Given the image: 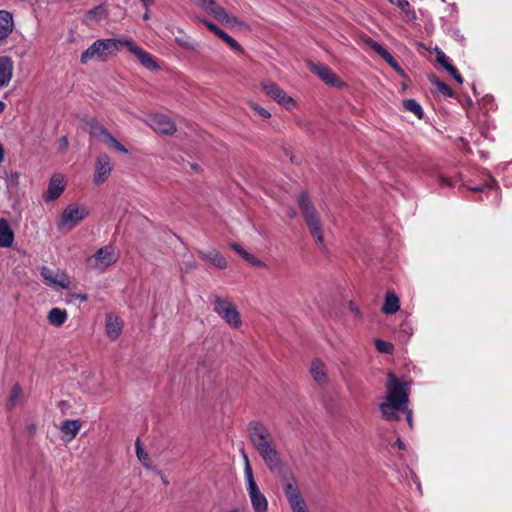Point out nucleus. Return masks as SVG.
I'll return each mask as SVG.
<instances>
[{"instance_id":"nucleus-17","label":"nucleus","mask_w":512,"mask_h":512,"mask_svg":"<svg viewBox=\"0 0 512 512\" xmlns=\"http://www.w3.org/2000/svg\"><path fill=\"white\" fill-rule=\"evenodd\" d=\"M65 189L64 178L60 174H54L48 184L44 195L46 201H54L60 197Z\"/></svg>"},{"instance_id":"nucleus-22","label":"nucleus","mask_w":512,"mask_h":512,"mask_svg":"<svg viewBox=\"0 0 512 512\" xmlns=\"http://www.w3.org/2000/svg\"><path fill=\"white\" fill-rule=\"evenodd\" d=\"M251 503L255 512H266L268 502L266 497L261 493L258 486L248 488Z\"/></svg>"},{"instance_id":"nucleus-3","label":"nucleus","mask_w":512,"mask_h":512,"mask_svg":"<svg viewBox=\"0 0 512 512\" xmlns=\"http://www.w3.org/2000/svg\"><path fill=\"white\" fill-rule=\"evenodd\" d=\"M247 435L249 441L258 454L277 446L273 435L260 421L252 420L248 423Z\"/></svg>"},{"instance_id":"nucleus-12","label":"nucleus","mask_w":512,"mask_h":512,"mask_svg":"<svg viewBox=\"0 0 512 512\" xmlns=\"http://www.w3.org/2000/svg\"><path fill=\"white\" fill-rule=\"evenodd\" d=\"M307 66L309 69L318 75L322 81H324L326 84L335 86V87H341L344 85V82L337 77V75L327 66L320 64V63H314L311 60L306 61Z\"/></svg>"},{"instance_id":"nucleus-1","label":"nucleus","mask_w":512,"mask_h":512,"mask_svg":"<svg viewBox=\"0 0 512 512\" xmlns=\"http://www.w3.org/2000/svg\"><path fill=\"white\" fill-rule=\"evenodd\" d=\"M298 205L305 219L306 225L309 229L311 236L314 238L317 246L321 249H325L323 226L320 221L317 210L310 201V198L306 192H302L298 196Z\"/></svg>"},{"instance_id":"nucleus-34","label":"nucleus","mask_w":512,"mask_h":512,"mask_svg":"<svg viewBox=\"0 0 512 512\" xmlns=\"http://www.w3.org/2000/svg\"><path fill=\"white\" fill-rule=\"evenodd\" d=\"M23 396V390L19 383H15L11 389L8 403L11 407H14L19 403Z\"/></svg>"},{"instance_id":"nucleus-25","label":"nucleus","mask_w":512,"mask_h":512,"mask_svg":"<svg viewBox=\"0 0 512 512\" xmlns=\"http://www.w3.org/2000/svg\"><path fill=\"white\" fill-rule=\"evenodd\" d=\"M196 375L203 384L212 381V361L203 358L200 359L196 367Z\"/></svg>"},{"instance_id":"nucleus-57","label":"nucleus","mask_w":512,"mask_h":512,"mask_svg":"<svg viewBox=\"0 0 512 512\" xmlns=\"http://www.w3.org/2000/svg\"><path fill=\"white\" fill-rule=\"evenodd\" d=\"M486 184L492 185V188H498L497 181L492 178L490 182H487Z\"/></svg>"},{"instance_id":"nucleus-47","label":"nucleus","mask_w":512,"mask_h":512,"mask_svg":"<svg viewBox=\"0 0 512 512\" xmlns=\"http://www.w3.org/2000/svg\"><path fill=\"white\" fill-rule=\"evenodd\" d=\"M492 185L489 184H483L476 187H470L469 190L473 192H483L485 189H491Z\"/></svg>"},{"instance_id":"nucleus-33","label":"nucleus","mask_w":512,"mask_h":512,"mask_svg":"<svg viewBox=\"0 0 512 512\" xmlns=\"http://www.w3.org/2000/svg\"><path fill=\"white\" fill-rule=\"evenodd\" d=\"M403 107L416 115L418 119H422L424 116L423 109L414 99H407L403 101Z\"/></svg>"},{"instance_id":"nucleus-8","label":"nucleus","mask_w":512,"mask_h":512,"mask_svg":"<svg viewBox=\"0 0 512 512\" xmlns=\"http://www.w3.org/2000/svg\"><path fill=\"white\" fill-rule=\"evenodd\" d=\"M281 482L283 483L284 493L287 497V500L290 504V507H296L298 505H304L305 500L302 498L300 490L296 484V479L291 471H287L284 475L279 476Z\"/></svg>"},{"instance_id":"nucleus-45","label":"nucleus","mask_w":512,"mask_h":512,"mask_svg":"<svg viewBox=\"0 0 512 512\" xmlns=\"http://www.w3.org/2000/svg\"><path fill=\"white\" fill-rule=\"evenodd\" d=\"M392 4H396L402 11L406 12L409 7L407 0H389Z\"/></svg>"},{"instance_id":"nucleus-49","label":"nucleus","mask_w":512,"mask_h":512,"mask_svg":"<svg viewBox=\"0 0 512 512\" xmlns=\"http://www.w3.org/2000/svg\"><path fill=\"white\" fill-rule=\"evenodd\" d=\"M391 67L402 77H407L404 70L399 66V64L395 61L391 63Z\"/></svg>"},{"instance_id":"nucleus-7","label":"nucleus","mask_w":512,"mask_h":512,"mask_svg":"<svg viewBox=\"0 0 512 512\" xmlns=\"http://www.w3.org/2000/svg\"><path fill=\"white\" fill-rule=\"evenodd\" d=\"M118 260V255L110 245L101 247L87 259V264L98 270H104Z\"/></svg>"},{"instance_id":"nucleus-18","label":"nucleus","mask_w":512,"mask_h":512,"mask_svg":"<svg viewBox=\"0 0 512 512\" xmlns=\"http://www.w3.org/2000/svg\"><path fill=\"white\" fill-rule=\"evenodd\" d=\"M202 23L213 33H215L219 38H221L224 42H226L230 48L235 51L243 53V48L241 45L232 37H230L225 31L220 29L216 24L203 19Z\"/></svg>"},{"instance_id":"nucleus-40","label":"nucleus","mask_w":512,"mask_h":512,"mask_svg":"<svg viewBox=\"0 0 512 512\" xmlns=\"http://www.w3.org/2000/svg\"><path fill=\"white\" fill-rule=\"evenodd\" d=\"M243 259H245L248 263H250L252 266L255 267H265V263L260 260L259 258H256L254 255L250 254L245 250V252L241 255Z\"/></svg>"},{"instance_id":"nucleus-5","label":"nucleus","mask_w":512,"mask_h":512,"mask_svg":"<svg viewBox=\"0 0 512 512\" xmlns=\"http://www.w3.org/2000/svg\"><path fill=\"white\" fill-rule=\"evenodd\" d=\"M214 311L231 327L239 328L241 326V316L236 306L229 299L215 296Z\"/></svg>"},{"instance_id":"nucleus-30","label":"nucleus","mask_w":512,"mask_h":512,"mask_svg":"<svg viewBox=\"0 0 512 512\" xmlns=\"http://www.w3.org/2000/svg\"><path fill=\"white\" fill-rule=\"evenodd\" d=\"M47 319L51 325L60 327L65 323L67 319V312L59 308H53L49 311Z\"/></svg>"},{"instance_id":"nucleus-2","label":"nucleus","mask_w":512,"mask_h":512,"mask_svg":"<svg viewBox=\"0 0 512 512\" xmlns=\"http://www.w3.org/2000/svg\"><path fill=\"white\" fill-rule=\"evenodd\" d=\"M124 46L123 40L118 39H100L95 41L81 55V63L86 64L89 60L97 58L106 61L109 57L114 56Z\"/></svg>"},{"instance_id":"nucleus-31","label":"nucleus","mask_w":512,"mask_h":512,"mask_svg":"<svg viewBox=\"0 0 512 512\" xmlns=\"http://www.w3.org/2000/svg\"><path fill=\"white\" fill-rule=\"evenodd\" d=\"M81 428V422L79 420H65L60 430L64 435H69V440H72L76 437L79 430Z\"/></svg>"},{"instance_id":"nucleus-63","label":"nucleus","mask_w":512,"mask_h":512,"mask_svg":"<svg viewBox=\"0 0 512 512\" xmlns=\"http://www.w3.org/2000/svg\"><path fill=\"white\" fill-rule=\"evenodd\" d=\"M230 512H244V510L240 509V508H235V509H232Z\"/></svg>"},{"instance_id":"nucleus-62","label":"nucleus","mask_w":512,"mask_h":512,"mask_svg":"<svg viewBox=\"0 0 512 512\" xmlns=\"http://www.w3.org/2000/svg\"><path fill=\"white\" fill-rule=\"evenodd\" d=\"M289 216H290L291 218H294V217L296 216V212H295V210H291V211L289 212Z\"/></svg>"},{"instance_id":"nucleus-60","label":"nucleus","mask_w":512,"mask_h":512,"mask_svg":"<svg viewBox=\"0 0 512 512\" xmlns=\"http://www.w3.org/2000/svg\"><path fill=\"white\" fill-rule=\"evenodd\" d=\"M141 1L144 3V5H145L146 7H147V6H149V5H151V4H153V2H154V0H141Z\"/></svg>"},{"instance_id":"nucleus-16","label":"nucleus","mask_w":512,"mask_h":512,"mask_svg":"<svg viewBox=\"0 0 512 512\" xmlns=\"http://www.w3.org/2000/svg\"><path fill=\"white\" fill-rule=\"evenodd\" d=\"M40 274L50 284L58 285L63 289H68L70 286L71 281L64 272L57 271L56 273H54L48 267L43 266L41 268Z\"/></svg>"},{"instance_id":"nucleus-51","label":"nucleus","mask_w":512,"mask_h":512,"mask_svg":"<svg viewBox=\"0 0 512 512\" xmlns=\"http://www.w3.org/2000/svg\"><path fill=\"white\" fill-rule=\"evenodd\" d=\"M406 413V419H407V422L409 424V426L412 428L413 426V422H412V411L407 409V407L405 408V410L403 411Z\"/></svg>"},{"instance_id":"nucleus-10","label":"nucleus","mask_w":512,"mask_h":512,"mask_svg":"<svg viewBox=\"0 0 512 512\" xmlns=\"http://www.w3.org/2000/svg\"><path fill=\"white\" fill-rule=\"evenodd\" d=\"M259 455L263 459L267 468L278 477L283 474L285 475L287 471L290 470V468L281 459V455L277 449V446L265 452H262Z\"/></svg>"},{"instance_id":"nucleus-36","label":"nucleus","mask_w":512,"mask_h":512,"mask_svg":"<svg viewBox=\"0 0 512 512\" xmlns=\"http://www.w3.org/2000/svg\"><path fill=\"white\" fill-rule=\"evenodd\" d=\"M243 458H244V462H245L244 471H245V476H246V479L248 482V488H253V487L257 486V483L255 482L254 477H253V471H252V468H251V465L249 462V458L245 453L243 454Z\"/></svg>"},{"instance_id":"nucleus-58","label":"nucleus","mask_w":512,"mask_h":512,"mask_svg":"<svg viewBox=\"0 0 512 512\" xmlns=\"http://www.w3.org/2000/svg\"><path fill=\"white\" fill-rule=\"evenodd\" d=\"M4 154H5V152H4V148H3L2 144L0 143V163H1V162L3 161V159H4Z\"/></svg>"},{"instance_id":"nucleus-53","label":"nucleus","mask_w":512,"mask_h":512,"mask_svg":"<svg viewBox=\"0 0 512 512\" xmlns=\"http://www.w3.org/2000/svg\"><path fill=\"white\" fill-rule=\"evenodd\" d=\"M60 143H61V148L63 150H66L67 147H68V139H67V137L66 136L61 137Z\"/></svg>"},{"instance_id":"nucleus-13","label":"nucleus","mask_w":512,"mask_h":512,"mask_svg":"<svg viewBox=\"0 0 512 512\" xmlns=\"http://www.w3.org/2000/svg\"><path fill=\"white\" fill-rule=\"evenodd\" d=\"M123 44L137 58L142 66L153 71L160 70V66L153 59V57L142 48L137 46L134 41L123 40Z\"/></svg>"},{"instance_id":"nucleus-32","label":"nucleus","mask_w":512,"mask_h":512,"mask_svg":"<svg viewBox=\"0 0 512 512\" xmlns=\"http://www.w3.org/2000/svg\"><path fill=\"white\" fill-rule=\"evenodd\" d=\"M428 79L432 84H434L437 87L438 91L444 96L452 97L454 95L452 89L434 74L428 75Z\"/></svg>"},{"instance_id":"nucleus-42","label":"nucleus","mask_w":512,"mask_h":512,"mask_svg":"<svg viewBox=\"0 0 512 512\" xmlns=\"http://www.w3.org/2000/svg\"><path fill=\"white\" fill-rule=\"evenodd\" d=\"M436 59L438 61V63L444 68L446 69V67L448 66H451L452 64L449 63L448 61V58L446 57V55L444 54V52H442L441 50L439 49H436Z\"/></svg>"},{"instance_id":"nucleus-59","label":"nucleus","mask_w":512,"mask_h":512,"mask_svg":"<svg viewBox=\"0 0 512 512\" xmlns=\"http://www.w3.org/2000/svg\"><path fill=\"white\" fill-rule=\"evenodd\" d=\"M441 182H442V184H446V185H448V186H450V185H451L450 180H448L447 178H443V177H442V178H441Z\"/></svg>"},{"instance_id":"nucleus-26","label":"nucleus","mask_w":512,"mask_h":512,"mask_svg":"<svg viewBox=\"0 0 512 512\" xmlns=\"http://www.w3.org/2000/svg\"><path fill=\"white\" fill-rule=\"evenodd\" d=\"M199 256L201 257V259L209 262L211 265L218 269L227 268L228 263L226 259L218 251L200 252Z\"/></svg>"},{"instance_id":"nucleus-38","label":"nucleus","mask_w":512,"mask_h":512,"mask_svg":"<svg viewBox=\"0 0 512 512\" xmlns=\"http://www.w3.org/2000/svg\"><path fill=\"white\" fill-rule=\"evenodd\" d=\"M375 347L377 349L378 352L380 353H386V354H391L393 352V345L389 342H386L384 340H381V339H376L375 341Z\"/></svg>"},{"instance_id":"nucleus-61","label":"nucleus","mask_w":512,"mask_h":512,"mask_svg":"<svg viewBox=\"0 0 512 512\" xmlns=\"http://www.w3.org/2000/svg\"><path fill=\"white\" fill-rule=\"evenodd\" d=\"M5 109V103L0 101V114L4 111Z\"/></svg>"},{"instance_id":"nucleus-55","label":"nucleus","mask_w":512,"mask_h":512,"mask_svg":"<svg viewBox=\"0 0 512 512\" xmlns=\"http://www.w3.org/2000/svg\"><path fill=\"white\" fill-rule=\"evenodd\" d=\"M350 309L352 312H354L356 315L360 316L361 312L358 307L354 306L353 302H350Z\"/></svg>"},{"instance_id":"nucleus-41","label":"nucleus","mask_w":512,"mask_h":512,"mask_svg":"<svg viewBox=\"0 0 512 512\" xmlns=\"http://www.w3.org/2000/svg\"><path fill=\"white\" fill-rule=\"evenodd\" d=\"M249 106L253 111H255L257 114H259L264 119H269L271 117V113L266 110L265 108L261 107L255 102H249Z\"/></svg>"},{"instance_id":"nucleus-6","label":"nucleus","mask_w":512,"mask_h":512,"mask_svg":"<svg viewBox=\"0 0 512 512\" xmlns=\"http://www.w3.org/2000/svg\"><path fill=\"white\" fill-rule=\"evenodd\" d=\"M88 133L91 137L98 138L116 151L127 154L128 149L122 145L111 133L97 120L92 119L86 123Z\"/></svg>"},{"instance_id":"nucleus-21","label":"nucleus","mask_w":512,"mask_h":512,"mask_svg":"<svg viewBox=\"0 0 512 512\" xmlns=\"http://www.w3.org/2000/svg\"><path fill=\"white\" fill-rule=\"evenodd\" d=\"M13 75V62L8 56L0 57V88L5 87L11 81Z\"/></svg>"},{"instance_id":"nucleus-11","label":"nucleus","mask_w":512,"mask_h":512,"mask_svg":"<svg viewBox=\"0 0 512 512\" xmlns=\"http://www.w3.org/2000/svg\"><path fill=\"white\" fill-rule=\"evenodd\" d=\"M87 215L88 211L84 207H79L74 204L68 205L61 215L60 225L72 229Z\"/></svg>"},{"instance_id":"nucleus-24","label":"nucleus","mask_w":512,"mask_h":512,"mask_svg":"<svg viewBox=\"0 0 512 512\" xmlns=\"http://www.w3.org/2000/svg\"><path fill=\"white\" fill-rule=\"evenodd\" d=\"M14 241V232L5 218H0V247H11Z\"/></svg>"},{"instance_id":"nucleus-43","label":"nucleus","mask_w":512,"mask_h":512,"mask_svg":"<svg viewBox=\"0 0 512 512\" xmlns=\"http://www.w3.org/2000/svg\"><path fill=\"white\" fill-rule=\"evenodd\" d=\"M459 84H461L463 82V78L462 76L459 74V72L457 71V69L451 65V66H448L446 67L445 69Z\"/></svg>"},{"instance_id":"nucleus-48","label":"nucleus","mask_w":512,"mask_h":512,"mask_svg":"<svg viewBox=\"0 0 512 512\" xmlns=\"http://www.w3.org/2000/svg\"><path fill=\"white\" fill-rule=\"evenodd\" d=\"M229 246L232 250H234L240 256L245 252V249H243L242 246L239 245L238 243H230Z\"/></svg>"},{"instance_id":"nucleus-44","label":"nucleus","mask_w":512,"mask_h":512,"mask_svg":"<svg viewBox=\"0 0 512 512\" xmlns=\"http://www.w3.org/2000/svg\"><path fill=\"white\" fill-rule=\"evenodd\" d=\"M6 180H7L8 185L16 186L18 184V180H19V173L11 172L10 174H7Z\"/></svg>"},{"instance_id":"nucleus-23","label":"nucleus","mask_w":512,"mask_h":512,"mask_svg":"<svg viewBox=\"0 0 512 512\" xmlns=\"http://www.w3.org/2000/svg\"><path fill=\"white\" fill-rule=\"evenodd\" d=\"M197 5L202 7L217 20L226 16V10L215 0H197Z\"/></svg>"},{"instance_id":"nucleus-19","label":"nucleus","mask_w":512,"mask_h":512,"mask_svg":"<svg viewBox=\"0 0 512 512\" xmlns=\"http://www.w3.org/2000/svg\"><path fill=\"white\" fill-rule=\"evenodd\" d=\"M123 327L122 320L115 314L109 313L106 316V333L111 341L119 338Z\"/></svg>"},{"instance_id":"nucleus-15","label":"nucleus","mask_w":512,"mask_h":512,"mask_svg":"<svg viewBox=\"0 0 512 512\" xmlns=\"http://www.w3.org/2000/svg\"><path fill=\"white\" fill-rule=\"evenodd\" d=\"M151 127L164 135H173L177 130L175 123L163 114H157L151 118Z\"/></svg>"},{"instance_id":"nucleus-39","label":"nucleus","mask_w":512,"mask_h":512,"mask_svg":"<svg viewBox=\"0 0 512 512\" xmlns=\"http://www.w3.org/2000/svg\"><path fill=\"white\" fill-rule=\"evenodd\" d=\"M136 454L138 459L146 466L149 467L150 457L149 455L142 449L140 445L139 439L136 441Z\"/></svg>"},{"instance_id":"nucleus-35","label":"nucleus","mask_w":512,"mask_h":512,"mask_svg":"<svg viewBox=\"0 0 512 512\" xmlns=\"http://www.w3.org/2000/svg\"><path fill=\"white\" fill-rule=\"evenodd\" d=\"M106 16V10L103 5H99L97 7H94L93 9H90L86 13V19L91 21H99L102 18Z\"/></svg>"},{"instance_id":"nucleus-46","label":"nucleus","mask_w":512,"mask_h":512,"mask_svg":"<svg viewBox=\"0 0 512 512\" xmlns=\"http://www.w3.org/2000/svg\"><path fill=\"white\" fill-rule=\"evenodd\" d=\"M176 43L186 49H191V50H194L195 47L187 40L183 39V38H179L177 37L176 38Z\"/></svg>"},{"instance_id":"nucleus-14","label":"nucleus","mask_w":512,"mask_h":512,"mask_svg":"<svg viewBox=\"0 0 512 512\" xmlns=\"http://www.w3.org/2000/svg\"><path fill=\"white\" fill-rule=\"evenodd\" d=\"M112 169L113 164L111 162V158L107 154H101L98 156L93 175L94 184L100 185L104 183L108 179Z\"/></svg>"},{"instance_id":"nucleus-28","label":"nucleus","mask_w":512,"mask_h":512,"mask_svg":"<svg viewBox=\"0 0 512 512\" xmlns=\"http://www.w3.org/2000/svg\"><path fill=\"white\" fill-rule=\"evenodd\" d=\"M310 372L313 379L318 384L323 385L324 383H326L327 376L325 372V365L321 360L315 359L312 361Z\"/></svg>"},{"instance_id":"nucleus-54","label":"nucleus","mask_w":512,"mask_h":512,"mask_svg":"<svg viewBox=\"0 0 512 512\" xmlns=\"http://www.w3.org/2000/svg\"><path fill=\"white\" fill-rule=\"evenodd\" d=\"M71 296L75 297V298H78L81 301H87L88 300L87 294H76V293H73V294H71Z\"/></svg>"},{"instance_id":"nucleus-37","label":"nucleus","mask_w":512,"mask_h":512,"mask_svg":"<svg viewBox=\"0 0 512 512\" xmlns=\"http://www.w3.org/2000/svg\"><path fill=\"white\" fill-rule=\"evenodd\" d=\"M219 21H221L222 23H224L225 25H227L229 27H234L235 25H239L241 27L248 28L247 24L238 20L237 17L230 16L227 13H226V16H224L223 18H220Z\"/></svg>"},{"instance_id":"nucleus-9","label":"nucleus","mask_w":512,"mask_h":512,"mask_svg":"<svg viewBox=\"0 0 512 512\" xmlns=\"http://www.w3.org/2000/svg\"><path fill=\"white\" fill-rule=\"evenodd\" d=\"M261 88L264 90L267 96L275 100L279 105L290 110L295 107V101L293 98L288 96L278 85L274 82L263 80L260 82Z\"/></svg>"},{"instance_id":"nucleus-29","label":"nucleus","mask_w":512,"mask_h":512,"mask_svg":"<svg viewBox=\"0 0 512 512\" xmlns=\"http://www.w3.org/2000/svg\"><path fill=\"white\" fill-rule=\"evenodd\" d=\"M363 41L365 42L366 45H368L371 49H373L378 55H380L390 66H391V63L395 62V59L393 58V56L384 47H382L379 43L374 41L372 38L364 37Z\"/></svg>"},{"instance_id":"nucleus-56","label":"nucleus","mask_w":512,"mask_h":512,"mask_svg":"<svg viewBox=\"0 0 512 512\" xmlns=\"http://www.w3.org/2000/svg\"><path fill=\"white\" fill-rule=\"evenodd\" d=\"M395 445H396L399 449H401V450L405 449V445H404V443L401 441V439H400V438H398V439H397V441L395 442Z\"/></svg>"},{"instance_id":"nucleus-27","label":"nucleus","mask_w":512,"mask_h":512,"mask_svg":"<svg viewBox=\"0 0 512 512\" xmlns=\"http://www.w3.org/2000/svg\"><path fill=\"white\" fill-rule=\"evenodd\" d=\"M400 309L399 297L394 292H387L382 306V312L387 315L395 314Z\"/></svg>"},{"instance_id":"nucleus-50","label":"nucleus","mask_w":512,"mask_h":512,"mask_svg":"<svg viewBox=\"0 0 512 512\" xmlns=\"http://www.w3.org/2000/svg\"><path fill=\"white\" fill-rule=\"evenodd\" d=\"M26 431L29 437H33L36 433V425L34 423H30L26 427Z\"/></svg>"},{"instance_id":"nucleus-64","label":"nucleus","mask_w":512,"mask_h":512,"mask_svg":"<svg viewBox=\"0 0 512 512\" xmlns=\"http://www.w3.org/2000/svg\"><path fill=\"white\" fill-rule=\"evenodd\" d=\"M143 18H144V20L149 19V13H148V11H146V12L144 13Z\"/></svg>"},{"instance_id":"nucleus-52","label":"nucleus","mask_w":512,"mask_h":512,"mask_svg":"<svg viewBox=\"0 0 512 512\" xmlns=\"http://www.w3.org/2000/svg\"><path fill=\"white\" fill-rule=\"evenodd\" d=\"M293 512H308L307 511V505L304 503V505H298L296 507L291 508Z\"/></svg>"},{"instance_id":"nucleus-20","label":"nucleus","mask_w":512,"mask_h":512,"mask_svg":"<svg viewBox=\"0 0 512 512\" xmlns=\"http://www.w3.org/2000/svg\"><path fill=\"white\" fill-rule=\"evenodd\" d=\"M393 404L394 403H391L386 400H384L382 403L379 404V410L381 412V415L387 421L399 420L400 419L399 412H402L405 410L404 407H401L397 404H395V405H393Z\"/></svg>"},{"instance_id":"nucleus-4","label":"nucleus","mask_w":512,"mask_h":512,"mask_svg":"<svg viewBox=\"0 0 512 512\" xmlns=\"http://www.w3.org/2000/svg\"><path fill=\"white\" fill-rule=\"evenodd\" d=\"M384 400L406 408L409 402V383L398 378L394 373H387Z\"/></svg>"}]
</instances>
